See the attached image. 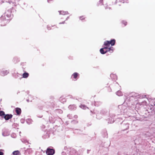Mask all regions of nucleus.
<instances>
[{"label": "nucleus", "mask_w": 155, "mask_h": 155, "mask_svg": "<svg viewBox=\"0 0 155 155\" xmlns=\"http://www.w3.org/2000/svg\"><path fill=\"white\" fill-rule=\"evenodd\" d=\"M55 153L54 150L52 149L48 148L47 149L46 153L48 155H52Z\"/></svg>", "instance_id": "f257e3e1"}, {"label": "nucleus", "mask_w": 155, "mask_h": 155, "mask_svg": "<svg viewBox=\"0 0 155 155\" xmlns=\"http://www.w3.org/2000/svg\"><path fill=\"white\" fill-rule=\"evenodd\" d=\"M104 48H105V51H107V52L108 51H111V52H113V48L112 47H104Z\"/></svg>", "instance_id": "f03ea898"}, {"label": "nucleus", "mask_w": 155, "mask_h": 155, "mask_svg": "<svg viewBox=\"0 0 155 155\" xmlns=\"http://www.w3.org/2000/svg\"><path fill=\"white\" fill-rule=\"evenodd\" d=\"M12 115L11 114H6L4 116L5 119L6 120H8L9 119L12 117Z\"/></svg>", "instance_id": "7ed1b4c3"}, {"label": "nucleus", "mask_w": 155, "mask_h": 155, "mask_svg": "<svg viewBox=\"0 0 155 155\" xmlns=\"http://www.w3.org/2000/svg\"><path fill=\"white\" fill-rule=\"evenodd\" d=\"M58 12L60 15H65L68 14V12L64 11H59Z\"/></svg>", "instance_id": "20e7f679"}, {"label": "nucleus", "mask_w": 155, "mask_h": 155, "mask_svg": "<svg viewBox=\"0 0 155 155\" xmlns=\"http://www.w3.org/2000/svg\"><path fill=\"white\" fill-rule=\"evenodd\" d=\"M104 47H109L110 44L109 43V41H105L104 44Z\"/></svg>", "instance_id": "39448f33"}, {"label": "nucleus", "mask_w": 155, "mask_h": 155, "mask_svg": "<svg viewBox=\"0 0 155 155\" xmlns=\"http://www.w3.org/2000/svg\"><path fill=\"white\" fill-rule=\"evenodd\" d=\"M15 111L17 114L19 115L21 113V110L19 108H15Z\"/></svg>", "instance_id": "423d86ee"}, {"label": "nucleus", "mask_w": 155, "mask_h": 155, "mask_svg": "<svg viewBox=\"0 0 155 155\" xmlns=\"http://www.w3.org/2000/svg\"><path fill=\"white\" fill-rule=\"evenodd\" d=\"M115 40L114 39H113L109 41V43L110 45V44L111 46H113L115 45Z\"/></svg>", "instance_id": "0eeeda50"}, {"label": "nucleus", "mask_w": 155, "mask_h": 155, "mask_svg": "<svg viewBox=\"0 0 155 155\" xmlns=\"http://www.w3.org/2000/svg\"><path fill=\"white\" fill-rule=\"evenodd\" d=\"M100 51L101 53L102 54H105L107 52V51H105V48H101Z\"/></svg>", "instance_id": "6e6552de"}, {"label": "nucleus", "mask_w": 155, "mask_h": 155, "mask_svg": "<svg viewBox=\"0 0 155 155\" xmlns=\"http://www.w3.org/2000/svg\"><path fill=\"white\" fill-rule=\"evenodd\" d=\"M78 75L79 74L78 73L75 72L72 75V76L74 78L76 79L75 80H76Z\"/></svg>", "instance_id": "1a4fd4ad"}, {"label": "nucleus", "mask_w": 155, "mask_h": 155, "mask_svg": "<svg viewBox=\"0 0 155 155\" xmlns=\"http://www.w3.org/2000/svg\"><path fill=\"white\" fill-rule=\"evenodd\" d=\"M12 154L14 155H20L21 154L19 151L18 150L14 151Z\"/></svg>", "instance_id": "9d476101"}, {"label": "nucleus", "mask_w": 155, "mask_h": 155, "mask_svg": "<svg viewBox=\"0 0 155 155\" xmlns=\"http://www.w3.org/2000/svg\"><path fill=\"white\" fill-rule=\"evenodd\" d=\"M29 76V74L28 73L25 72L23 74L22 77L23 78H26L28 77Z\"/></svg>", "instance_id": "9b49d317"}, {"label": "nucleus", "mask_w": 155, "mask_h": 155, "mask_svg": "<svg viewBox=\"0 0 155 155\" xmlns=\"http://www.w3.org/2000/svg\"><path fill=\"white\" fill-rule=\"evenodd\" d=\"M80 107L83 109H86L87 108H88L84 104H81L80 106Z\"/></svg>", "instance_id": "f8f14e48"}, {"label": "nucleus", "mask_w": 155, "mask_h": 155, "mask_svg": "<svg viewBox=\"0 0 155 155\" xmlns=\"http://www.w3.org/2000/svg\"><path fill=\"white\" fill-rule=\"evenodd\" d=\"M116 94L117 95H118L119 96H120L122 95L121 92L120 91H118L117 92Z\"/></svg>", "instance_id": "ddd939ff"}, {"label": "nucleus", "mask_w": 155, "mask_h": 155, "mask_svg": "<svg viewBox=\"0 0 155 155\" xmlns=\"http://www.w3.org/2000/svg\"><path fill=\"white\" fill-rule=\"evenodd\" d=\"M5 115V113L3 111H0V116H2Z\"/></svg>", "instance_id": "4468645a"}, {"label": "nucleus", "mask_w": 155, "mask_h": 155, "mask_svg": "<svg viewBox=\"0 0 155 155\" xmlns=\"http://www.w3.org/2000/svg\"><path fill=\"white\" fill-rule=\"evenodd\" d=\"M52 26H51L49 25L47 26V28H48V30H51V27H52Z\"/></svg>", "instance_id": "2eb2a0df"}, {"label": "nucleus", "mask_w": 155, "mask_h": 155, "mask_svg": "<svg viewBox=\"0 0 155 155\" xmlns=\"http://www.w3.org/2000/svg\"><path fill=\"white\" fill-rule=\"evenodd\" d=\"M85 18L83 16H81L80 17V19L81 20H84L85 19Z\"/></svg>", "instance_id": "dca6fc26"}, {"label": "nucleus", "mask_w": 155, "mask_h": 155, "mask_svg": "<svg viewBox=\"0 0 155 155\" xmlns=\"http://www.w3.org/2000/svg\"><path fill=\"white\" fill-rule=\"evenodd\" d=\"M4 154V153L0 151V155H3Z\"/></svg>", "instance_id": "f3484780"}, {"label": "nucleus", "mask_w": 155, "mask_h": 155, "mask_svg": "<svg viewBox=\"0 0 155 155\" xmlns=\"http://www.w3.org/2000/svg\"><path fill=\"white\" fill-rule=\"evenodd\" d=\"M64 22H65V21H63V22H60L59 24H64Z\"/></svg>", "instance_id": "a211bd4d"}, {"label": "nucleus", "mask_w": 155, "mask_h": 155, "mask_svg": "<svg viewBox=\"0 0 155 155\" xmlns=\"http://www.w3.org/2000/svg\"><path fill=\"white\" fill-rule=\"evenodd\" d=\"M123 23L124 24L125 26L127 24V22H124Z\"/></svg>", "instance_id": "6ab92c4d"}, {"label": "nucleus", "mask_w": 155, "mask_h": 155, "mask_svg": "<svg viewBox=\"0 0 155 155\" xmlns=\"http://www.w3.org/2000/svg\"><path fill=\"white\" fill-rule=\"evenodd\" d=\"M52 1V0H48V2H50Z\"/></svg>", "instance_id": "aec40b11"}, {"label": "nucleus", "mask_w": 155, "mask_h": 155, "mask_svg": "<svg viewBox=\"0 0 155 155\" xmlns=\"http://www.w3.org/2000/svg\"><path fill=\"white\" fill-rule=\"evenodd\" d=\"M120 2H122L123 1H124V0H119Z\"/></svg>", "instance_id": "412c9836"}, {"label": "nucleus", "mask_w": 155, "mask_h": 155, "mask_svg": "<svg viewBox=\"0 0 155 155\" xmlns=\"http://www.w3.org/2000/svg\"><path fill=\"white\" fill-rule=\"evenodd\" d=\"M154 105L155 106V104H154Z\"/></svg>", "instance_id": "4be33fe9"}, {"label": "nucleus", "mask_w": 155, "mask_h": 155, "mask_svg": "<svg viewBox=\"0 0 155 155\" xmlns=\"http://www.w3.org/2000/svg\"><path fill=\"white\" fill-rule=\"evenodd\" d=\"M1 20V19H0V20Z\"/></svg>", "instance_id": "5701e85b"}]
</instances>
